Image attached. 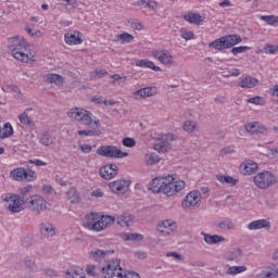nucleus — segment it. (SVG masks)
<instances>
[{"mask_svg":"<svg viewBox=\"0 0 278 278\" xmlns=\"http://www.w3.org/2000/svg\"><path fill=\"white\" fill-rule=\"evenodd\" d=\"M238 257H242V250L240 249H233L227 254L228 262H233V260H238Z\"/></svg>","mask_w":278,"mask_h":278,"instance_id":"nucleus-40","label":"nucleus"},{"mask_svg":"<svg viewBox=\"0 0 278 278\" xmlns=\"http://www.w3.org/2000/svg\"><path fill=\"white\" fill-rule=\"evenodd\" d=\"M14 134V128H12V124L10 122L5 123L3 128H1L0 138L1 140L5 138H10Z\"/></svg>","mask_w":278,"mask_h":278,"instance_id":"nucleus-33","label":"nucleus"},{"mask_svg":"<svg viewBox=\"0 0 278 278\" xmlns=\"http://www.w3.org/2000/svg\"><path fill=\"white\" fill-rule=\"evenodd\" d=\"M40 231L45 238H53L55 235V228L50 223L41 224Z\"/></svg>","mask_w":278,"mask_h":278,"instance_id":"nucleus-30","label":"nucleus"},{"mask_svg":"<svg viewBox=\"0 0 278 278\" xmlns=\"http://www.w3.org/2000/svg\"><path fill=\"white\" fill-rule=\"evenodd\" d=\"M65 278H86L84 269L75 267L73 271H65Z\"/></svg>","mask_w":278,"mask_h":278,"instance_id":"nucleus-34","label":"nucleus"},{"mask_svg":"<svg viewBox=\"0 0 278 278\" xmlns=\"http://www.w3.org/2000/svg\"><path fill=\"white\" fill-rule=\"evenodd\" d=\"M257 84H260V80H257V78L247 76L238 84V86L240 88H255V86H257Z\"/></svg>","mask_w":278,"mask_h":278,"instance_id":"nucleus-29","label":"nucleus"},{"mask_svg":"<svg viewBox=\"0 0 278 278\" xmlns=\"http://www.w3.org/2000/svg\"><path fill=\"white\" fill-rule=\"evenodd\" d=\"M66 197L71 201V203H79V192H77V189L71 188L66 192Z\"/></svg>","mask_w":278,"mask_h":278,"instance_id":"nucleus-37","label":"nucleus"},{"mask_svg":"<svg viewBox=\"0 0 278 278\" xmlns=\"http://www.w3.org/2000/svg\"><path fill=\"white\" fill-rule=\"evenodd\" d=\"M248 228L251 231L257 230V229L270 228V222L266 219L254 220L249 224Z\"/></svg>","mask_w":278,"mask_h":278,"instance_id":"nucleus-26","label":"nucleus"},{"mask_svg":"<svg viewBox=\"0 0 278 278\" xmlns=\"http://www.w3.org/2000/svg\"><path fill=\"white\" fill-rule=\"evenodd\" d=\"M156 89L155 87H146L142 89H139L135 92V97H140V99H147L148 97H153L156 94Z\"/></svg>","mask_w":278,"mask_h":278,"instance_id":"nucleus-27","label":"nucleus"},{"mask_svg":"<svg viewBox=\"0 0 278 278\" xmlns=\"http://www.w3.org/2000/svg\"><path fill=\"white\" fill-rule=\"evenodd\" d=\"M199 205H201V192L199 190L189 192L182 201V207L197 210Z\"/></svg>","mask_w":278,"mask_h":278,"instance_id":"nucleus-11","label":"nucleus"},{"mask_svg":"<svg viewBox=\"0 0 278 278\" xmlns=\"http://www.w3.org/2000/svg\"><path fill=\"white\" fill-rule=\"evenodd\" d=\"M79 149H80L81 153H90L92 151V146H90L88 143H83L79 146Z\"/></svg>","mask_w":278,"mask_h":278,"instance_id":"nucleus-58","label":"nucleus"},{"mask_svg":"<svg viewBox=\"0 0 278 278\" xmlns=\"http://www.w3.org/2000/svg\"><path fill=\"white\" fill-rule=\"evenodd\" d=\"M45 79L48 84H55V86H62L64 84V78L59 74H47Z\"/></svg>","mask_w":278,"mask_h":278,"instance_id":"nucleus-31","label":"nucleus"},{"mask_svg":"<svg viewBox=\"0 0 278 278\" xmlns=\"http://www.w3.org/2000/svg\"><path fill=\"white\" fill-rule=\"evenodd\" d=\"M258 165L257 163L248 160L245 161L243 164L240 165V170L242 173V175H253V173H255V170H257Z\"/></svg>","mask_w":278,"mask_h":278,"instance_id":"nucleus-20","label":"nucleus"},{"mask_svg":"<svg viewBox=\"0 0 278 278\" xmlns=\"http://www.w3.org/2000/svg\"><path fill=\"white\" fill-rule=\"evenodd\" d=\"M244 271H247V266H231L227 269L226 275H240Z\"/></svg>","mask_w":278,"mask_h":278,"instance_id":"nucleus-39","label":"nucleus"},{"mask_svg":"<svg viewBox=\"0 0 278 278\" xmlns=\"http://www.w3.org/2000/svg\"><path fill=\"white\" fill-rule=\"evenodd\" d=\"M248 103H252L253 105H266V99L264 97H253L248 99Z\"/></svg>","mask_w":278,"mask_h":278,"instance_id":"nucleus-44","label":"nucleus"},{"mask_svg":"<svg viewBox=\"0 0 278 278\" xmlns=\"http://www.w3.org/2000/svg\"><path fill=\"white\" fill-rule=\"evenodd\" d=\"M28 207L30 212L38 216L42 212H47V200L41 195H33L28 202Z\"/></svg>","mask_w":278,"mask_h":278,"instance_id":"nucleus-10","label":"nucleus"},{"mask_svg":"<svg viewBox=\"0 0 278 278\" xmlns=\"http://www.w3.org/2000/svg\"><path fill=\"white\" fill-rule=\"evenodd\" d=\"M97 153H98V155H101L102 157L121 159V157H128L129 156V153L123 152L116 146L99 147L98 150H97Z\"/></svg>","mask_w":278,"mask_h":278,"instance_id":"nucleus-9","label":"nucleus"},{"mask_svg":"<svg viewBox=\"0 0 278 278\" xmlns=\"http://www.w3.org/2000/svg\"><path fill=\"white\" fill-rule=\"evenodd\" d=\"M168 138H166L154 144V151H157V153H166V151H168Z\"/></svg>","mask_w":278,"mask_h":278,"instance_id":"nucleus-35","label":"nucleus"},{"mask_svg":"<svg viewBox=\"0 0 278 278\" xmlns=\"http://www.w3.org/2000/svg\"><path fill=\"white\" fill-rule=\"evenodd\" d=\"M86 273L89 277H101L103 278V270H108L105 267H97L94 265H87Z\"/></svg>","mask_w":278,"mask_h":278,"instance_id":"nucleus-21","label":"nucleus"},{"mask_svg":"<svg viewBox=\"0 0 278 278\" xmlns=\"http://www.w3.org/2000/svg\"><path fill=\"white\" fill-rule=\"evenodd\" d=\"M134 220H136V216L129 213H124L116 217L117 225H121V227H131Z\"/></svg>","mask_w":278,"mask_h":278,"instance_id":"nucleus-19","label":"nucleus"},{"mask_svg":"<svg viewBox=\"0 0 278 278\" xmlns=\"http://www.w3.org/2000/svg\"><path fill=\"white\" fill-rule=\"evenodd\" d=\"M240 42H242V37L239 35H227L215 39L208 43V47L210 49H216V51H223L225 49H231V47H236V45H240Z\"/></svg>","mask_w":278,"mask_h":278,"instance_id":"nucleus-4","label":"nucleus"},{"mask_svg":"<svg viewBox=\"0 0 278 278\" xmlns=\"http://www.w3.org/2000/svg\"><path fill=\"white\" fill-rule=\"evenodd\" d=\"M166 255H167V257H175V260H179L180 262H184V255H181L177 252H169Z\"/></svg>","mask_w":278,"mask_h":278,"instance_id":"nucleus-60","label":"nucleus"},{"mask_svg":"<svg viewBox=\"0 0 278 278\" xmlns=\"http://www.w3.org/2000/svg\"><path fill=\"white\" fill-rule=\"evenodd\" d=\"M24 264L26 268H29L30 270H34V268H36V262H34V260H31L30 257H26L24 260Z\"/></svg>","mask_w":278,"mask_h":278,"instance_id":"nucleus-57","label":"nucleus"},{"mask_svg":"<svg viewBox=\"0 0 278 278\" xmlns=\"http://www.w3.org/2000/svg\"><path fill=\"white\" fill-rule=\"evenodd\" d=\"M185 21L191 23V25H201L204 23L205 17L201 16L199 13H189L185 15Z\"/></svg>","mask_w":278,"mask_h":278,"instance_id":"nucleus-24","label":"nucleus"},{"mask_svg":"<svg viewBox=\"0 0 278 278\" xmlns=\"http://www.w3.org/2000/svg\"><path fill=\"white\" fill-rule=\"evenodd\" d=\"M102 277L103 278H140V274L136 271H123V268H121V261L115 260V261H111L108 264L106 270L102 269Z\"/></svg>","mask_w":278,"mask_h":278,"instance_id":"nucleus-3","label":"nucleus"},{"mask_svg":"<svg viewBox=\"0 0 278 278\" xmlns=\"http://www.w3.org/2000/svg\"><path fill=\"white\" fill-rule=\"evenodd\" d=\"M129 186H131V181L123 179L109 184L110 190H112L115 194H125V192L129 190Z\"/></svg>","mask_w":278,"mask_h":278,"instance_id":"nucleus-12","label":"nucleus"},{"mask_svg":"<svg viewBox=\"0 0 278 278\" xmlns=\"http://www.w3.org/2000/svg\"><path fill=\"white\" fill-rule=\"evenodd\" d=\"M22 244L23 247H31V244H34V237L31 236H25L22 239Z\"/></svg>","mask_w":278,"mask_h":278,"instance_id":"nucleus-56","label":"nucleus"},{"mask_svg":"<svg viewBox=\"0 0 278 278\" xmlns=\"http://www.w3.org/2000/svg\"><path fill=\"white\" fill-rule=\"evenodd\" d=\"M136 66H139L140 68H151V71H154L155 73H160V71H162V68L155 65L153 61H149V60H137Z\"/></svg>","mask_w":278,"mask_h":278,"instance_id":"nucleus-22","label":"nucleus"},{"mask_svg":"<svg viewBox=\"0 0 278 278\" xmlns=\"http://www.w3.org/2000/svg\"><path fill=\"white\" fill-rule=\"evenodd\" d=\"M20 123H22L23 125H28L29 127H31L34 125L31 118L29 117V115H27V113H22L20 116Z\"/></svg>","mask_w":278,"mask_h":278,"instance_id":"nucleus-46","label":"nucleus"},{"mask_svg":"<svg viewBox=\"0 0 278 278\" xmlns=\"http://www.w3.org/2000/svg\"><path fill=\"white\" fill-rule=\"evenodd\" d=\"M99 175L102 179H114L118 175V166L116 164H108L100 168Z\"/></svg>","mask_w":278,"mask_h":278,"instance_id":"nucleus-13","label":"nucleus"},{"mask_svg":"<svg viewBox=\"0 0 278 278\" xmlns=\"http://www.w3.org/2000/svg\"><path fill=\"white\" fill-rule=\"evenodd\" d=\"M123 147H127L128 149H134L136 147V139L131 137H126L122 140Z\"/></svg>","mask_w":278,"mask_h":278,"instance_id":"nucleus-48","label":"nucleus"},{"mask_svg":"<svg viewBox=\"0 0 278 278\" xmlns=\"http://www.w3.org/2000/svg\"><path fill=\"white\" fill-rule=\"evenodd\" d=\"M92 103H96V105H101V104H104L105 103V100H103V97L102 96H94L92 99H91Z\"/></svg>","mask_w":278,"mask_h":278,"instance_id":"nucleus-59","label":"nucleus"},{"mask_svg":"<svg viewBox=\"0 0 278 278\" xmlns=\"http://www.w3.org/2000/svg\"><path fill=\"white\" fill-rule=\"evenodd\" d=\"M8 49L11 51L12 56L18 62L29 63L36 62V56L29 49H27V41L23 37H12L8 40Z\"/></svg>","mask_w":278,"mask_h":278,"instance_id":"nucleus-2","label":"nucleus"},{"mask_svg":"<svg viewBox=\"0 0 278 278\" xmlns=\"http://www.w3.org/2000/svg\"><path fill=\"white\" fill-rule=\"evenodd\" d=\"M122 238L125 241L130 240L131 242H140L141 240H144V236L134 232L124 233Z\"/></svg>","mask_w":278,"mask_h":278,"instance_id":"nucleus-36","label":"nucleus"},{"mask_svg":"<svg viewBox=\"0 0 278 278\" xmlns=\"http://www.w3.org/2000/svg\"><path fill=\"white\" fill-rule=\"evenodd\" d=\"M135 257H137V260H147V252H143V251L135 252Z\"/></svg>","mask_w":278,"mask_h":278,"instance_id":"nucleus-63","label":"nucleus"},{"mask_svg":"<svg viewBox=\"0 0 278 278\" xmlns=\"http://www.w3.org/2000/svg\"><path fill=\"white\" fill-rule=\"evenodd\" d=\"M253 181L260 190H267L270 186H275L278 179L273 172L264 170L254 176Z\"/></svg>","mask_w":278,"mask_h":278,"instance_id":"nucleus-6","label":"nucleus"},{"mask_svg":"<svg viewBox=\"0 0 278 278\" xmlns=\"http://www.w3.org/2000/svg\"><path fill=\"white\" fill-rule=\"evenodd\" d=\"M157 162H160V156L157 154L151 153L150 155H148L147 164L149 166H153V164H157Z\"/></svg>","mask_w":278,"mask_h":278,"instance_id":"nucleus-50","label":"nucleus"},{"mask_svg":"<svg viewBox=\"0 0 278 278\" xmlns=\"http://www.w3.org/2000/svg\"><path fill=\"white\" fill-rule=\"evenodd\" d=\"M31 190H33V187L31 185H28L24 188H21L20 189V194H21V199H27V197H29V194H31Z\"/></svg>","mask_w":278,"mask_h":278,"instance_id":"nucleus-49","label":"nucleus"},{"mask_svg":"<svg viewBox=\"0 0 278 278\" xmlns=\"http://www.w3.org/2000/svg\"><path fill=\"white\" fill-rule=\"evenodd\" d=\"M175 223H170V220H164L162 223V225H159L157 231H161V233H164L166 230L164 229H168L170 227H174ZM162 227H164V229H162Z\"/></svg>","mask_w":278,"mask_h":278,"instance_id":"nucleus-54","label":"nucleus"},{"mask_svg":"<svg viewBox=\"0 0 278 278\" xmlns=\"http://www.w3.org/2000/svg\"><path fill=\"white\" fill-rule=\"evenodd\" d=\"M275 277H278V269L274 271L262 273L256 276V278H275Z\"/></svg>","mask_w":278,"mask_h":278,"instance_id":"nucleus-52","label":"nucleus"},{"mask_svg":"<svg viewBox=\"0 0 278 278\" xmlns=\"http://www.w3.org/2000/svg\"><path fill=\"white\" fill-rule=\"evenodd\" d=\"M66 45H81L83 40L79 37V31L74 30L73 33L65 34Z\"/></svg>","mask_w":278,"mask_h":278,"instance_id":"nucleus-23","label":"nucleus"},{"mask_svg":"<svg viewBox=\"0 0 278 278\" xmlns=\"http://www.w3.org/2000/svg\"><path fill=\"white\" fill-rule=\"evenodd\" d=\"M180 34L181 38H184L185 40H192L194 38V33L192 30L181 29Z\"/></svg>","mask_w":278,"mask_h":278,"instance_id":"nucleus-53","label":"nucleus"},{"mask_svg":"<svg viewBox=\"0 0 278 278\" xmlns=\"http://www.w3.org/2000/svg\"><path fill=\"white\" fill-rule=\"evenodd\" d=\"M67 116L72 118V121H76L77 123L87 125L88 127H90V125H96L92 129L78 130V136H101V122L99 119H93L90 111L74 108L68 111Z\"/></svg>","mask_w":278,"mask_h":278,"instance_id":"nucleus-1","label":"nucleus"},{"mask_svg":"<svg viewBox=\"0 0 278 278\" xmlns=\"http://www.w3.org/2000/svg\"><path fill=\"white\" fill-rule=\"evenodd\" d=\"M117 40H121L122 45L125 42H131L134 40V36L129 33H123L117 35Z\"/></svg>","mask_w":278,"mask_h":278,"instance_id":"nucleus-45","label":"nucleus"},{"mask_svg":"<svg viewBox=\"0 0 278 278\" xmlns=\"http://www.w3.org/2000/svg\"><path fill=\"white\" fill-rule=\"evenodd\" d=\"M204 235V242H206V244H218V242H225V237L223 236H218V235H207V233H203Z\"/></svg>","mask_w":278,"mask_h":278,"instance_id":"nucleus-32","label":"nucleus"},{"mask_svg":"<svg viewBox=\"0 0 278 278\" xmlns=\"http://www.w3.org/2000/svg\"><path fill=\"white\" fill-rule=\"evenodd\" d=\"M278 52V48L275 47V46H268L266 49H265V53H269V54H275Z\"/></svg>","mask_w":278,"mask_h":278,"instance_id":"nucleus-61","label":"nucleus"},{"mask_svg":"<svg viewBox=\"0 0 278 278\" xmlns=\"http://www.w3.org/2000/svg\"><path fill=\"white\" fill-rule=\"evenodd\" d=\"M261 21H264V23H267V25H277L278 23V16L275 15H262Z\"/></svg>","mask_w":278,"mask_h":278,"instance_id":"nucleus-43","label":"nucleus"},{"mask_svg":"<svg viewBox=\"0 0 278 278\" xmlns=\"http://www.w3.org/2000/svg\"><path fill=\"white\" fill-rule=\"evenodd\" d=\"M116 218L110 215H100L98 214V228L97 231H103V229H108L110 225H114Z\"/></svg>","mask_w":278,"mask_h":278,"instance_id":"nucleus-16","label":"nucleus"},{"mask_svg":"<svg viewBox=\"0 0 278 278\" xmlns=\"http://www.w3.org/2000/svg\"><path fill=\"white\" fill-rule=\"evenodd\" d=\"M184 131H187V134H192L194 129H197V122L193 121H187L182 125Z\"/></svg>","mask_w":278,"mask_h":278,"instance_id":"nucleus-41","label":"nucleus"},{"mask_svg":"<svg viewBox=\"0 0 278 278\" xmlns=\"http://www.w3.org/2000/svg\"><path fill=\"white\" fill-rule=\"evenodd\" d=\"M163 187L161 192L166 194V197H173L177 194V192H181L186 188V182L184 180L175 181L173 175H168L167 177H163Z\"/></svg>","mask_w":278,"mask_h":278,"instance_id":"nucleus-5","label":"nucleus"},{"mask_svg":"<svg viewBox=\"0 0 278 278\" xmlns=\"http://www.w3.org/2000/svg\"><path fill=\"white\" fill-rule=\"evenodd\" d=\"M39 142L43 147H51V144L55 142V138H53V136L51 135V131L45 130L39 138Z\"/></svg>","mask_w":278,"mask_h":278,"instance_id":"nucleus-28","label":"nucleus"},{"mask_svg":"<svg viewBox=\"0 0 278 278\" xmlns=\"http://www.w3.org/2000/svg\"><path fill=\"white\" fill-rule=\"evenodd\" d=\"M114 250H100L96 249L89 252V258L94 260V262H100V260H105L108 255H112Z\"/></svg>","mask_w":278,"mask_h":278,"instance_id":"nucleus-18","label":"nucleus"},{"mask_svg":"<svg viewBox=\"0 0 278 278\" xmlns=\"http://www.w3.org/2000/svg\"><path fill=\"white\" fill-rule=\"evenodd\" d=\"M137 5H144V8H149L150 10H155L157 8V2L153 0H139Z\"/></svg>","mask_w":278,"mask_h":278,"instance_id":"nucleus-42","label":"nucleus"},{"mask_svg":"<svg viewBox=\"0 0 278 278\" xmlns=\"http://www.w3.org/2000/svg\"><path fill=\"white\" fill-rule=\"evenodd\" d=\"M4 92H15V94H21V89L16 85H8L4 89Z\"/></svg>","mask_w":278,"mask_h":278,"instance_id":"nucleus-55","label":"nucleus"},{"mask_svg":"<svg viewBox=\"0 0 278 278\" xmlns=\"http://www.w3.org/2000/svg\"><path fill=\"white\" fill-rule=\"evenodd\" d=\"M218 227L223 231H229L233 229V223L231 220H224L218 224Z\"/></svg>","mask_w":278,"mask_h":278,"instance_id":"nucleus-47","label":"nucleus"},{"mask_svg":"<svg viewBox=\"0 0 278 278\" xmlns=\"http://www.w3.org/2000/svg\"><path fill=\"white\" fill-rule=\"evenodd\" d=\"M269 94H271V97H278V85L269 89Z\"/></svg>","mask_w":278,"mask_h":278,"instance_id":"nucleus-64","label":"nucleus"},{"mask_svg":"<svg viewBox=\"0 0 278 278\" xmlns=\"http://www.w3.org/2000/svg\"><path fill=\"white\" fill-rule=\"evenodd\" d=\"M2 200L10 203L8 210L12 214H18L23 210V205H27V201H29L27 198H21V195L14 193L2 194Z\"/></svg>","mask_w":278,"mask_h":278,"instance_id":"nucleus-7","label":"nucleus"},{"mask_svg":"<svg viewBox=\"0 0 278 278\" xmlns=\"http://www.w3.org/2000/svg\"><path fill=\"white\" fill-rule=\"evenodd\" d=\"M38 177V174L31 169H25V167H17L10 173V178L15 181H34Z\"/></svg>","mask_w":278,"mask_h":278,"instance_id":"nucleus-8","label":"nucleus"},{"mask_svg":"<svg viewBox=\"0 0 278 278\" xmlns=\"http://www.w3.org/2000/svg\"><path fill=\"white\" fill-rule=\"evenodd\" d=\"M251 48L247 47V46H240V47H233L231 49V53L235 55H238L239 53H244L247 51H249Z\"/></svg>","mask_w":278,"mask_h":278,"instance_id":"nucleus-51","label":"nucleus"},{"mask_svg":"<svg viewBox=\"0 0 278 278\" xmlns=\"http://www.w3.org/2000/svg\"><path fill=\"white\" fill-rule=\"evenodd\" d=\"M164 178L156 177L152 179L149 186V190H151L154 194H160L162 192Z\"/></svg>","mask_w":278,"mask_h":278,"instance_id":"nucleus-25","label":"nucleus"},{"mask_svg":"<svg viewBox=\"0 0 278 278\" xmlns=\"http://www.w3.org/2000/svg\"><path fill=\"white\" fill-rule=\"evenodd\" d=\"M249 134H266L268 129L260 122H252L244 125Z\"/></svg>","mask_w":278,"mask_h":278,"instance_id":"nucleus-17","label":"nucleus"},{"mask_svg":"<svg viewBox=\"0 0 278 278\" xmlns=\"http://www.w3.org/2000/svg\"><path fill=\"white\" fill-rule=\"evenodd\" d=\"M217 179L220 181V184H228V186H236L238 184V179L231 176L219 175L217 176Z\"/></svg>","mask_w":278,"mask_h":278,"instance_id":"nucleus-38","label":"nucleus"},{"mask_svg":"<svg viewBox=\"0 0 278 278\" xmlns=\"http://www.w3.org/2000/svg\"><path fill=\"white\" fill-rule=\"evenodd\" d=\"M83 225L90 231H97L99 225V213H90L83 219Z\"/></svg>","mask_w":278,"mask_h":278,"instance_id":"nucleus-14","label":"nucleus"},{"mask_svg":"<svg viewBox=\"0 0 278 278\" xmlns=\"http://www.w3.org/2000/svg\"><path fill=\"white\" fill-rule=\"evenodd\" d=\"M152 56L161 62V64H173V55L167 50H154L152 51Z\"/></svg>","mask_w":278,"mask_h":278,"instance_id":"nucleus-15","label":"nucleus"},{"mask_svg":"<svg viewBox=\"0 0 278 278\" xmlns=\"http://www.w3.org/2000/svg\"><path fill=\"white\" fill-rule=\"evenodd\" d=\"M94 75H97L99 77V79H101V78L105 77V75H108V71H105V70H96Z\"/></svg>","mask_w":278,"mask_h":278,"instance_id":"nucleus-62","label":"nucleus"}]
</instances>
